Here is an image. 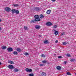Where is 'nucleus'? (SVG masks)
Returning <instances> with one entry per match:
<instances>
[{"mask_svg":"<svg viewBox=\"0 0 76 76\" xmlns=\"http://www.w3.org/2000/svg\"><path fill=\"white\" fill-rule=\"evenodd\" d=\"M5 10L6 12H9L10 11L11 9L9 7H6L5 9Z\"/></svg>","mask_w":76,"mask_h":76,"instance_id":"1","label":"nucleus"},{"mask_svg":"<svg viewBox=\"0 0 76 76\" xmlns=\"http://www.w3.org/2000/svg\"><path fill=\"white\" fill-rule=\"evenodd\" d=\"M8 68L10 69H14L15 67L13 66L12 65H10L8 66Z\"/></svg>","mask_w":76,"mask_h":76,"instance_id":"2","label":"nucleus"},{"mask_svg":"<svg viewBox=\"0 0 76 76\" xmlns=\"http://www.w3.org/2000/svg\"><path fill=\"white\" fill-rule=\"evenodd\" d=\"M35 28L36 29H39L41 28V27L39 25H36L35 26Z\"/></svg>","mask_w":76,"mask_h":76,"instance_id":"3","label":"nucleus"},{"mask_svg":"<svg viewBox=\"0 0 76 76\" xmlns=\"http://www.w3.org/2000/svg\"><path fill=\"white\" fill-rule=\"evenodd\" d=\"M26 71L27 72H31L32 70L31 69H29L28 68H26Z\"/></svg>","mask_w":76,"mask_h":76,"instance_id":"4","label":"nucleus"},{"mask_svg":"<svg viewBox=\"0 0 76 76\" xmlns=\"http://www.w3.org/2000/svg\"><path fill=\"white\" fill-rule=\"evenodd\" d=\"M46 25L47 26H51L52 25V23L50 22H47L46 23Z\"/></svg>","mask_w":76,"mask_h":76,"instance_id":"5","label":"nucleus"},{"mask_svg":"<svg viewBox=\"0 0 76 76\" xmlns=\"http://www.w3.org/2000/svg\"><path fill=\"white\" fill-rule=\"evenodd\" d=\"M7 50L9 52H11L12 51H13V48H7Z\"/></svg>","mask_w":76,"mask_h":76,"instance_id":"6","label":"nucleus"},{"mask_svg":"<svg viewBox=\"0 0 76 76\" xmlns=\"http://www.w3.org/2000/svg\"><path fill=\"white\" fill-rule=\"evenodd\" d=\"M34 10L36 11H38V10H39V7H34Z\"/></svg>","mask_w":76,"mask_h":76,"instance_id":"7","label":"nucleus"},{"mask_svg":"<svg viewBox=\"0 0 76 76\" xmlns=\"http://www.w3.org/2000/svg\"><path fill=\"white\" fill-rule=\"evenodd\" d=\"M50 13H51V10H48L46 12V13L48 14V15H49V14H50Z\"/></svg>","mask_w":76,"mask_h":76,"instance_id":"8","label":"nucleus"},{"mask_svg":"<svg viewBox=\"0 0 76 76\" xmlns=\"http://www.w3.org/2000/svg\"><path fill=\"white\" fill-rule=\"evenodd\" d=\"M14 71L15 72H19V69H18V68H15L14 69Z\"/></svg>","mask_w":76,"mask_h":76,"instance_id":"9","label":"nucleus"},{"mask_svg":"<svg viewBox=\"0 0 76 76\" xmlns=\"http://www.w3.org/2000/svg\"><path fill=\"white\" fill-rule=\"evenodd\" d=\"M56 69H57V70H60L61 69V67L60 66H57Z\"/></svg>","mask_w":76,"mask_h":76,"instance_id":"10","label":"nucleus"},{"mask_svg":"<svg viewBox=\"0 0 76 76\" xmlns=\"http://www.w3.org/2000/svg\"><path fill=\"white\" fill-rule=\"evenodd\" d=\"M40 20H41V19L39 17L37 19H36V18L35 19V21L37 22H38V21H40Z\"/></svg>","mask_w":76,"mask_h":76,"instance_id":"11","label":"nucleus"},{"mask_svg":"<svg viewBox=\"0 0 76 76\" xmlns=\"http://www.w3.org/2000/svg\"><path fill=\"white\" fill-rule=\"evenodd\" d=\"M17 51L18 52H21L22 51V50L20 48H17L16 49Z\"/></svg>","mask_w":76,"mask_h":76,"instance_id":"12","label":"nucleus"},{"mask_svg":"<svg viewBox=\"0 0 76 76\" xmlns=\"http://www.w3.org/2000/svg\"><path fill=\"white\" fill-rule=\"evenodd\" d=\"M41 75L42 76H46V73L45 72H42L41 73Z\"/></svg>","mask_w":76,"mask_h":76,"instance_id":"13","label":"nucleus"},{"mask_svg":"<svg viewBox=\"0 0 76 76\" xmlns=\"http://www.w3.org/2000/svg\"><path fill=\"white\" fill-rule=\"evenodd\" d=\"M24 28L25 30H26V31H28L29 29L28 28V27L26 26H24Z\"/></svg>","mask_w":76,"mask_h":76,"instance_id":"14","label":"nucleus"},{"mask_svg":"<svg viewBox=\"0 0 76 76\" xmlns=\"http://www.w3.org/2000/svg\"><path fill=\"white\" fill-rule=\"evenodd\" d=\"M47 61L44 60L43 61H42V63L43 64H44L45 63H47Z\"/></svg>","mask_w":76,"mask_h":76,"instance_id":"15","label":"nucleus"},{"mask_svg":"<svg viewBox=\"0 0 76 76\" xmlns=\"http://www.w3.org/2000/svg\"><path fill=\"white\" fill-rule=\"evenodd\" d=\"M13 54H14V55H18V53L16 51H14L13 53Z\"/></svg>","mask_w":76,"mask_h":76,"instance_id":"16","label":"nucleus"},{"mask_svg":"<svg viewBox=\"0 0 76 76\" xmlns=\"http://www.w3.org/2000/svg\"><path fill=\"white\" fill-rule=\"evenodd\" d=\"M15 11L16 10H15V9H12V10L11 12L12 13H15Z\"/></svg>","mask_w":76,"mask_h":76,"instance_id":"17","label":"nucleus"},{"mask_svg":"<svg viewBox=\"0 0 76 76\" xmlns=\"http://www.w3.org/2000/svg\"><path fill=\"white\" fill-rule=\"evenodd\" d=\"M34 17L35 18V19H37L38 18H39V15H36L34 16Z\"/></svg>","mask_w":76,"mask_h":76,"instance_id":"18","label":"nucleus"},{"mask_svg":"<svg viewBox=\"0 0 76 76\" xmlns=\"http://www.w3.org/2000/svg\"><path fill=\"white\" fill-rule=\"evenodd\" d=\"M44 44H47L48 43V40H46L44 42Z\"/></svg>","mask_w":76,"mask_h":76,"instance_id":"19","label":"nucleus"},{"mask_svg":"<svg viewBox=\"0 0 76 76\" xmlns=\"http://www.w3.org/2000/svg\"><path fill=\"white\" fill-rule=\"evenodd\" d=\"M40 18H41V19H42V18H44V15H40Z\"/></svg>","mask_w":76,"mask_h":76,"instance_id":"20","label":"nucleus"},{"mask_svg":"<svg viewBox=\"0 0 76 76\" xmlns=\"http://www.w3.org/2000/svg\"><path fill=\"white\" fill-rule=\"evenodd\" d=\"M15 12L16 13V14H19V10H15Z\"/></svg>","mask_w":76,"mask_h":76,"instance_id":"21","label":"nucleus"},{"mask_svg":"<svg viewBox=\"0 0 76 76\" xmlns=\"http://www.w3.org/2000/svg\"><path fill=\"white\" fill-rule=\"evenodd\" d=\"M75 60V59H71L70 60V61H71V62H74Z\"/></svg>","mask_w":76,"mask_h":76,"instance_id":"22","label":"nucleus"},{"mask_svg":"<svg viewBox=\"0 0 76 76\" xmlns=\"http://www.w3.org/2000/svg\"><path fill=\"white\" fill-rule=\"evenodd\" d=\"M1 48L3 49V50H4V49H6V46H3Z\"/></svg>","mask_w":76,"mask_h":76,"instance_id":"23","label":"nucleus"},{"mask_svg":"<svg viewBox=\"0 0 76 76\" xmlns=\"http://www.w3.org/2000/svg\"><path fill=\"white\" fill-rule=\"evenodd\" d=\"M63 35H65V32H64L63 33H61V36H63Z\"/></svg>","mask_w":76,"mask_h":76,"instance_id":"24","label":"nucleus"},{"mask_svg":"<svg viewBox=\"0 0 76 76\" xmlns=\"http://www.w3.org/2000/svg\"><path fill=\"white\" fill-rule=\"evenodd\" d=\"M35 20H31V23H34L35 22Z\"/></svg>","mask_w":76,"mask_h":76,"instance_id":"25","label":"nucleus"},{"mask_svg":"<svg viewBox=\"0 0 76 76\" xmlns=\"http://www.w3.org/2000/svg\"><path fill=\"white\" fill-rule=\"evenodd\" d=\"M58 34V32L57 31H56L55 32V35H57Z\"/></svg>","mask_w":76,"mask_h":76,"instance_id":"26","label":"nucleus"},{"mask_svg":"<svg viewBox=\"0 0 76 76\" xmlns=\"http://www.w3.org/2000/svg\"><path fill=\"white\" fill-rule=\"evenodd\" d=\"M63 45H66L67 43L66 42H63Z\"/></svg>","mask_w":76,"mask_h":76,"instance_id":"27","label":"nucleus"},{"mask_svg":"<svg viewBox=\"0 0 76 76\" xmlns=\"http://www.w3.org/2000/svg\"><path fill=\"white\" fill-rule=\"evenodd\" d=\"M66 74L67 75H71V74L69 72H67L66 73Z\"/></svg>","mask_w":76,"mask_h":76,"instance_id":"28","label":"nucleus"},{"mask_svg":"<svg viewBox=\"0 0 76 76\" xmlns=\"http://www.w3.org/2000/svg\"><path fill=\"white\" fill-rule=\"evenodd\" d=\"M24 55H25V56H28V55H29V53H28L26 52L24 54Z\"/></svg>","mask_w":76,"mask_h":76,"instance_id":"29","label":"nucleus"},{"mask_svg":"<svg viewBox=\"0 0 76 76\" xmlns=\"http://www.w3.org/2000/svg\"><path fill=\"white\" fill-rule=\"evenodd\" d=\"M13 6L14 7H17V6H18V4H14L13 5Z\"/></svg>","mask_w":76,"mask_h":76,"instance_id":"30","label":"nucleus"},{"mask_svg":"<svg viewBox=\"0 0 76 76\" xmlns=\"http://www.w3.org/2000/svg\"><path fill=\"white\" fill-rule=\"evenodd\" d=\"M29 76H34V74L31 73V74H29Z\"/></svg>","mask_w":76,"mask_h":76,"instance_id":"31","label":"nucleus"},{"mask_svg":"<svg viewBox=\"0 0 76 76\" xmlns=\"http://www.w3.org/2000/svg\"><path fill=\"white\" fill-rule=\"evenodd\" d=\"M41 56L42 57H45V56L44 54H42L41 55Z\"/></svg>","mask_w":76,"mask_h":76,"instance_id":"32","label":"nucleus"},{"mask_svg":"<svg viewBox=\"0 0 76 76\" xmlns=\"http://www.w3.org/2000/svg\"><path fill=\"white\" fill-rule=\"evenodd\" d=\"M53 28H56L57 27V26L56 25H55L53 26Z\"/></svg>","mask_w":76,"mask_h":76,"instance_id":"33","label":"nucleus"},{"mask_svg":"<svg viewBox=\"0 0 76 76\" xmlns=\"http://www.w3.org/2000/svg\"><path fill=\"white\" fill-rule=\"evenodd\" d=\"M9 63H10V64H13V61H10L9 62Z\"/></svg>","mask_w":76,"mask_h":76,"instance_id":"34","label":"nucleus"},{"mask_svg":"<svg viewBox=\"0 0 76 76\" xmlns=\"http://www.w3.org/2000/svg\"><path fill=\"white\" fill-rule=\"evenodd\" d=\"M39 66H44V64H39Z\"/></svg>","mask_w":76,"mask_h":76,"instance_id":"35","label":"nucleus"},{"mask_svg":"<svg viewBox=\"0 0 76 76\" xmlns=\"http://www.w3.org/2000/svg\"><path fill=\"white\" fill-rule=\"evenodd\" d=\"M58 58H62V56H58Z\"/></svg>","mask_w":76,"mask_h":76,"instance_id":"36","label":"nucleus"},{"mask_svg":"<svg viewBox=\"0 0 76 76\" xmlns=\"http://www.w3.org/2000/svg\"><path fill=\"white\" fill-rule=\"evenodd\" d=\"M67 57H70V55L69 54H67Z\"/></svg>","mask_w":76,"mask_h":76,"instance_id":"37","label":"nucleus"},{"mask_svg":"<svg viewBox=\"0 0 76 76\" xmlns=\"http://www.w3.org/2000/svg\"><path fill=\"white\" fill-rule=\"evenodd\" d=\"M64 64H66V63H67V61H64Z\"/></svg>","mask_w":76,"mask_h":76,"instance_id":"38","label":"nucleus"},{"mask_svg":"<svg viewBox=\"0 0 76 76\" xmlns=\"http://www.w3.org/2000/svg\"><path fill=\"white\" fill-rule=\"evenodd\" d=\"M58 42V40H56V41H55L56 43H57Z\"/></svg>","mask_w":76,"mask_h":76,"instance_id":"39","label":"nucleus"},{"mask_svg":"<svg viewBox=\"0 0 76 76\" xmlns=\"http://www.w3.org/2000/svg\"><path fill=\"white\" fill-rule=\"evenodd\" d=\"M52 1H56V0H51Z\"/></svg>","mask_w":76,"mask_h":76,"instance_id":"40","label":"nucleus"},{"mask_svg":"<svg viewBox=\"0 0 76 76\" xmlns=\"http://www.w3.org/2000/svg\"><path fill=\"white\" fill-rule=\"evenodd\" d=\"M1 27H0V31H1Z\"/></svg>","mask_w":76,"mask_h":76,"instance_id":"41","label":"nucleus"},{"mask_svg":"<svg viewBox=\"0 0 76 76\" xmlns=\"http://www.w3.org/2000/svg\"><path fill=\"white\" fill-rule=\"evenodd\" d=\"M1 19H0V22H1Z\"/></svg>","mask_w":76,"mask_h":76,"instance_id":"42","label":"nucleus"},{"mask_svg":"<svg viewBox=\"0 0 76 76\" xmlns=\"http://www.w3.org/2000/svg\"><path fill=\"white\" fill-rule=\"evenodd\" d=\"M53 31H55V30L53 29Z\"/></svg>","mask_w":76,"mask_h":76,"instance_id":"43","label":"nucleus"},{"mask_svg":"<svg viewBox=\"0 0 76 76\" xmlns=\"http://www.w3.org/2000/svg\"><path fill=\"white\" fill-rule=\"evenodd\" d=\"M1 63L0 62V65H1Z\"/></svg>","mask_w":76,"mask_h":76,"instance_id":"44","label":"nucleus"},{"mask_svg":"<svg viewBox=\"0 0 76 76\" xmlns=\"http://www.w3.org/2000/svg\"><path fill=\"white\" fill-rule=\"evenodd\" d=\"M47 64H50V63H49V62H48V63H47Z\"/></svg>","mask_w":76,"mask_h":76,"instance_id":"45","label":"nucleus"},{"mask_svg":"<svg viewBox=\"0 0 76 76\" xmlns=\"http://www.w3.org/2000/svg\"><path fill=\"white\" fill-rule=\"evenodd\" d=\"M75 75H76V73H75Z\"/></svg>","mask_w":76,"mask_h":76,"instance_id":"46","label":"nucleus"},{"mask_svg":"<svg viewBox=\"0 0 76 76\" xmlns=\"http://www.w3.org/2000/svg\"><path fill=\"white\" fill-rule=\"evenodd\" d=\"M39 37H41V36H39Z\"/></svg>","mask_w":76,"mask_h":76,"instance_id":"47","label":"nucleus"}]
</instances>
